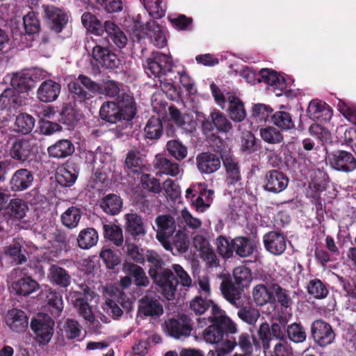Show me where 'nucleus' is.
Returning a JSON list of instances; mask_svg holds the SVG:
<instances>
[{"label": "nucleus", "mask_w": 356, "mask_h": 356, "mask_svg": "<svg viewBox=\"0 0 356 356\" xmlns=\"http://www.w3.org/2000/svg\"><path fill=\"white\" fill-rule=\"evenodd\" d=\"M136 105L132 96L123 94L118 103L108 102L104 103L99 111L102 120L114 124L121 120H131L136 115Z\"/></svg>", "instance_id": "nucleus-1"}, {"label": "nucleus", "mask_w": 356, "mask_h": 356, "mask_svg": "<svg viewBox=\"0 0 356 356\" xmlns=\"http://www.w3.org/2000/svg\"><path fill=\"white\" fill-rule=\"evenodd\" d=\"M213 323L207 327L202 334L204 340L211 344H218L222 341L224 332L220 325L230 334L238 332L236 324L216 305L212 306V315L209 316Z\"/></svg>", "instance_id": "nucleus-2"}, {"label": "nucleus", "mask_w": 356, "mask_h": 356, "mask_svg": "<svg viewBox=\"0 0 356 356\" xmlns=\"http://www.w3.org/2000/svg\"><path fill=\"white\" fill-rule=\"evenodd\" d=\"M83 26L96 35H102L106 32L118 48H123L127 38L120 29L112 21H106L102 26L100 21L90 13H84L81 16Z\"/></svg>", "instance_id": "nucleus-3"}, {"label": "nucleus", "mask_w": 356, "mask_h": 356, "mask_svg": "<svg viewBox=\"0 0 356 356\" xmlns=\"http://www.w3.org/2000/svg\"><path fill=\"white\" fill-rule=\"evenodd\" d=\"M150 276L154 282L161 288L162 294L168 299L172 300L177 291L178 281L173 273L169 269H164L160 272H156L153 269L149 271Z\"/></svg>", "instance_id": "nucleus-4"}, {"label": "nucleus", "mask_w": 356, "mask_h": 356, "mask_svg": "<svg viewBox=\"0 0 356 356\" xmlns=\"http://www.w3.org/2000/svg\"><path fill=\"white\" fill-rule=\"evenodd\" d=\"M143 66L148 76L159 77L171 70L172 61L168 55L156 52L145 60Z\"/></svg>", "instance_id": "nucleus-5"}, {"label": "nucleus", "mask_w": 356, "mask_h": 356, "mask_svg": "<svg viewBox=\"0 0 356 356\" xmlns=\"http://www.w3.org/2000/svg\"><path fill=\"white\" fill-rule=\"evenodd\" d=\"M54 321L48 315L39 316L31 322V327L40 344H47L54 334Z\"/></svg>", "instance_id": "nucleus-6"}, {"label": "nucleus", "mask_w": 356, "mask_h": 356, "mask_svg": "<svg viewBox=\"0 0 356 356\" xmlns=\"http://www.w3.org/2000/svg\"><path fill=\"white\" fill-rule=\"evenodd\" d=\"M22 273V270L20 268H15L12 270L10 274V279L11 280L10 289L12 291L17 295L27 296L38 290L39 284L30 277H23L13 280L20 277Z\"/></svg>", "instance_id": "nucleus-7"}, {"label": "nucleus", "mask_w": 356, "mask_h": 356, "mask_svg": "<svg viewBox=\"0 0 356 356\" xmlns=\"http://www.w3.org/2000/svg\"><path fill=\"white\" fill-rule=\"evenodd\" d=\"M155 222L157 226L156 238L166 250H168L171 242L170 238L172 237L176 228L175 220L170 216L162 215L156 218Z\"/></svg>", "instance_id": "nucleus-8"}, {"label": "nucleus", "mask_w": 356, "mask_h": 356, "mask_svg": "<svg viewBox=\"0 0 356 356\" xmlns=\"http://www.w3.org/2000/svg\"><path fill=\"white\" fill-rule=\"evenodd\" d=\"M311 331L314 341L320 346H326L333 343L335 333L332 327L322 320H316L312 324Z\"/></svg>", "instance_id": "nucleus-9"}, {"label": "nucleus", "mask_w": 356, "mask_h": 356, "mask_svg": "<svg viewBox=\"0 0 356 356\" xmlns=\"http://www.w3.org/2000/svg\"><path fill=\"white\" fill-rule=\"evenodd\" d=\"M327 162L334 169L343 172H352L356 169V159L346 151H337L327 156Z\"/></svg>", "instance_id": "nucleus-10"}, {"label": "nucleus", "mask_w": 356, "mask_h": 356, "mask_svg": "<svg viewBox=\"0 0 356 356\" xmlns=\"http://www.w3.org/2000/svg\"><path fill=\"white\" fill-rule=\"evenodd\" d=\"M193 246L199 252L200 257L211 267L218 266V259L211 246L209 240L200 234H196L193 237Z\"/></svg>", "instance_id": "nucleus-11"}, {"label": "nucleus", "mask_w": 356, "mask_h": 356, "mask_svg": "<svg viewBox=\"0 0 356 356\" xmlns=\"http://www.w3.org/2000/svg\"><path fill=\"white\" fill-rule=\"evenodd\" d=\"M264 183V188L266 191L277 194L286 189L289 178L280 170H271L266 174Z\"/></svg>", "instance_id": "nucleus-12"}, {"label": "nucleus", "mask_w": 356, "mask_h": 356, "mask_svg": "<svg viewBox=\"0 0 356 356\" xmlns=\"http://www.w3.org/2000/svg\"><path fill=\"white\" fill-rule=\"evenodd\" d=\"M91 56L97 63L107 68H116L120 65V60L115 54L97 43L92 47Z\"/></svg>", "instance_id": "nucleus-13"}, {"label": "nucleus", "mask_w": 356, "mask_h": 356, "mask_svg": "<svg viewBox=\"0 0 356 356\" xmlns=\"http://www.w3.org/2000/svg\"><path fill=\"white\" fill-rule=\"evenodd\" d=\"M49 29L58 33L67 23V15L60 8L53 6H42Z\"/></svg>", "instance_id": "nucleus-14"}, {"label": "nucleus", "mask_w": 356, "mask_h": 356, "mask_svg": "<svg viewBox=\"0 0 356 356\" xmlns=\"http://www.w3.org/2000/svg\"><path fill=\"white\" fill-rule=\"evenodd\" d=\"M165 328L168 334L176 339L188 337L192 330L189 320L184 316L165 321Z\"/></svg>", "instance_id": "nucleus-15"}, {"label": "nucleus", "mask_w": 356, "mask_h": 356, "mask_svg": "<svg viewBox=\"0 0 356 356\" xmlns=\"http://www.w3.org/2000/svg\"><path fill=\"white\" fill-rule=\"evenodd\" d=\"M264 247L267 251L274 255H280L286 250L285 236L277 232H269L263 237Z\"/></svg>", "instance_id": "nucleus-16"}, {"label": "nucleus", "mask_w": 356, "mask_h": 356, "mask_svg": "<svg viewBox=\"0 0 356 356\" xmlns=\"http://www.w3.org/2000/svg\"><path fill=\"white\" fill-rule=\"evenodd\" d=\"M67 299L78 309L79 314L90 323H92L95 317L88 302L82 297L80 292L70 291Z\"/></svg>", "instance_id": "nucleus-17"}, {"label": "nucleus", "mask_w": 356, "mask_h": 356, "mask_svg": "<svg viewBox=\"0 0 356 356\" xmlns=\"http://www.w3.org/2000/svg\"><path fill=\"white\" fill-rule=\"evenodd\" d=\"M163 313L160 302L152 297L145 296L138 301V314L140 316H160Z\"/></svg>", "instance_id": "nucleus-18"}, {"label": "nucleus", "mask_w": 356, "mask_h": 356, "mask_svg": "<svg viewBox=\"0 0 356 356\" xmlns=\"http://www.w3.org/2000/svg\"><path fill=\"white\" fill-rule=\"evenodd\" d=\"M33 173L26 168L17 170L10 180V186L13 191H23L29 188L33 181Z\"/></svg>", "instance_id": "nucleus-19"}, {"label": "nucleus", "mask_w": 356, "mask_h": 356, "mask_svg": "<svg viewBox=\"0 0 356 356\" xmlns=\"http://www.w3.org/2000/svg\"><path fill=\"white\" fill-rule=\"evenodd\" d=\"M197 169L202 173L211 174L217 171L221 164L220 157L214 154L203 152L196 157Z\"/></svg>", "instance_id": "nucleus-20"}, {"label": "nucleus", "mask_w": 356, "mask_h": 356, "mask_svg": "<svg viewBox=\"0 0 356 356\" xmlns=\"http://www.w3.org/2000/svg\"><path fill=\"white\" fill-rule=\"evenodd\" d=\"M5 322L11 330L16 332L24 331L28 326V318L25 312L18 309L9 310L5 316Z\"/></svg>", "instance_id": "nucleus-21"}, {"label": "nucleus", "mask_w": 356, "mask_h": 356, "mask_svg": "<svg viewBox=\"0 0 356 356\" xmlns=\"http://www.w3.org/2000/svg\"><path fill=\"white\" fill-rule=\"evenodd\" d=\"M60 92V84L49 79L40 84L37 90V96L42 102H51L58 98Z\"/></svg>", "instance_id": "nucleus-22"}, {"label": "nucleus", "mask_w": 356, "mask_h": 356, "mask_svg": "<svg viewBox=\"0 0 356 356\" xmlns=\"http://www.w3.org/2000/svg\"><path fill=\"white\" fill-rule=\"evenodd\" d=\"M220 289L224 298L233 306L241 308L243 305L242 291L229 281H222Z\"/></svg>", "instance_id": "nucleus-23"}, {"label": "nucleus", "mask_w": 356, "mask_h": 356, "mask_svg": "<svg viewBox=\"0 0 356 356\" xmlns=\"http://www.w3.org/2000/svg\"><path fill=\"white\" fill-rule=\"evenodd\" d=\"M258 82H264L275 90L282 91L286 88L284 79L273 70L263 68L260 70Z\"/></svg>", "instance_id": "nucleus-24"}, {"label": "nucleus", "mask_w": 356, "mask_h": 356, "mask_svg": "<svg viewBox=\"0 0 356 356\" xmlns=\"http://www.w3.org/2000/svg\"><path fill=\"white\" fill-rule=\"evenodd\" d=\"M307 114L313 120L323 118L327 120L331 118L332 112L330 106L325 102L319 100H312L308 106Z\"/></svg>", "instance_id": "nucleus-25"}, {"label": "nucleus", "mask_w": 356, "mask_h": 356, "mask_svg": "<svg viewBox=\"0 0 356 356\" xmlns=\"http://www.w3.org/2000/svg\"><path fill=\"white\" fill-rule=\"evenodd\" d=\"M145 34L151 39L154 46L162 48L166 45L167 39L164 31L155 21L147 22L145 25Z\"/></svg>", "instance_id": "nucleus-26"}, {"label": "nucleus", "mask_w": 356, "mask_h": 356, "mask_svg": "<svg viewBox=\"0 0 356 356\" xmlns=\"http://www.w3.org/2000/svg\"><path fill=\"white\" fill-rule=\"evenodd\" d=\"M74 146L72 143L66 139L60 140L47 149L49 156L56 159H63L72 154Z\"/></svg>", "instance_id": "nucleus-27"}, {"label": "nucleus", "mask_w": 356, "mask_h": 356, "mask_svg": "<svg viewBox=\"0 0 356 356\" xmlns=\"http://www.w3.org/2000/svg\"><path fill=\"white\" fill-rule=\"evenodd\" d=\"M232 248L238 256L247 257L253 254L256 244L249 238L238 236L232 240Z\"/></svg>", "instance_id": "nucleus-28"}, {"label": "nucleus", "mask_w": 356, "mask_h": 356, "mask_svg": "<svg viewBox=\"0 0 356 356\" xmlns=\"http://www.w3.org/2000/svg\"><path fill=\"white\" fill-rule=\"evenodd\" d=\"M31 149L32 145L29 140H19L13 144L10 149V156L15 160L24 162L28 159Z\"/></svg>", "instance_id": "nucleus-29"}, {"label": "nucleus", "mask_w": 356, "mask_h": 356, "mask_svg": "<svg viewBox=\"0 0 356 356\" xmlns=\"http://www.w3.org/2000/svg\"><path fill=\"white\" fill-rule=\"evenodd\" d=\"M13 88L17 92H26L35 86V81L28 72H17L10 81Z\"/></svg>", "instance_id": "nucleus-30"}, {"label": "nucleus", "mask_w": 356, "mask_h": 356, "mask_svg": "<svg viewBox=\"0 0 356 356\" xmlns=\"http://www.w3.org/2000/svg\"><path fill=\"white\" fill-rule=\"evenodd\" d=\"M126 220V230L135 238L140 236H144L146 233L143 220L136 213H127L124 216Z\"/></svg>", "instance_id": "nucleus-31"}, {"label": "nucleus", "mask_w": 356, "mask_h": 356, "mask_svg": "<svg viewBox=\"0 0 356 356\" xmlns=\"http://www.w3.org/2000/svg\"><path fill=\"white\" fill-rule=\"evenodd\" d=\"M22 97L13 88H6L0 95V106L2 109H15L22 105Z\"/></svg>", "instance_id": "nucleus-32"}, {"label": "nucleus", "mask_w": 356, "mask_h": 356, "mask_svg": "<svg viewBox=\"0 0 356 356\" xmlns=\"http://www.w3.org/2000/svg\"><path fill=\"white\" fill-rule=\"evenodd\" d=\"M48 278L51 283L60 287H67L71 282V277L67 270L56 265L49 268Z\"/></svg>", "instance_id": "nucleus-33"}, {"label": "nucleus", "mask_w": 356, "mask_h": 356, "mask_svg": "<svg viewBox=\"0 0 356 356\" xmlns=\"http://www.w3.org/2000/svg\"><path fill=\"white\" fill-rule=\"evenodd\" d=\"M46 302L48 309L54 316H58L63 309L62 296L57 291L48 289L46 291Z\"/></svg>", "instance_id": "nucleus-34"}, {"label": "nucleus", "mask_w": 356, "mask_h": 356, "mask_svg": "<svg viewBox=\"0 0 356 356\" xmlns=\"http://www.w3.org/2000/svg\"><path fill=\"white\" fill-rule=\"evenodd\" d=\"M252 297L257 305L262 306L273 302V285L267 287L264 284H258L252 289Z\"/></svg>", "instance_id": "nucleus-35"}, {"label": "nucleus", "mask_w": 356, "mask_h": 356, "mask_svg": "<svg viewBox=\"0 0 356 356\" xmlns=\"http://www.w3.org/2000/svg\"><path fill=\"white\" fill-rule=\"evenodd\" d=\"M222 161L227 172L228 183L234 184L241 179L238 163L231 155L222 156Z\"/></svg>", "instance_id": "nucleus-36"}, {"label": "nucleus", "mask_w": 356, "mask_h": 356, "mask_svg": "<svg viewBox=\"0 0 356 356\" xmlns=\"http://www.w3.org/2000/svg\"><path fill=\"white\" fill-rule=\"evenodd\" d=\"M154 165L162 174L175 177L179 173V164L162 156H156Z\"/></svg>", "instance_id": "nucleus-37"}, {"label": "nucleus", "mask_w": 356, "mask_h": 356, "mask_svg": "<svg viewBox=\"0 0 356 356\" xmlns=\"http://www.w3.org/2000/svg\"><path fill=\"white\" fill-rule=\"evenodd\" d=\"M270 122L282 130H290L295 128V122L292 116L286 111H276L270 115Z\"/></svg>", "instance_id": "nucleus-38"}, {"label": "nucleus", "mask_w": 356, "mask_h": 356, "mask_svg": "<svg viewBox=\"0 0 356 356\" xmlns=\"http://www.w3.org/2000/svg\"><path fill=\"white\" fill-rule=\"evenodd\" d=\"M122 270L135 278V283L137 286H147L148 285V278L141 267L131 262H125L123 264Z\"/></svg>", "instance_id": "nucleus-39"}, {"label": "nucleus", "mask_w": 356, "mask_h": 356, "mask_svg": "<svg viewBox=\"0 0 356 356\" xmlns=\"http://www.w3.org/2000/svg\"><path fill=\"white\" fill-rule=\"evenodd\" d=\"M100 206L105 213L115 216L120 211L122 201L118 195L109 194L102 200Z\"/></svg>", "instance_id": "nucleus-40"}, {"label": "nucleus", "mask_w": 356, "mask_h": 356, "mask_svg": "<svg viewBox=\"0 0 356 356\" xmlns=\"http://www.w3.org/2000/svg\"><path fill=\"white\" fill-rule=\"evenodd\" d=\"M98 239V234L95 229L86 228L80 232L77 242L81 249H89L97 244Z\"/></svg>", "instance_id": "nucleus-41"}, {"label": "nucleus", "mask_w": 356, "mask_h": 356, "mask_svg": "<svg viewBox=\"0 0 356 356\" xmlns=\"http://www.w3.org/2000/svg\"><path fill=\"white\" fill-rule=\"evenodd\" d=\"M229 113L234 121L241 122L245 118V111L241 101L234 95H229Z\"/></svg>", "instance_id": "nucleus-42"}, {"label": "nucleus", "mask_w": 356, "mask_h": 356, "mask_svg": "<svg viewBox=\"0 0 356 356\" xmlns=\"http://www.w3.org/2000/svg\"><path fill=\"white\" fill-rule=\"evenodd\" d=\"M170 115L175 123L187 131H191L195 127L193 118L186 113H181L177 108H170Z\"/></svg>", "instance_id": "nucleus-43"}, {"label": "nucleus", "mask_w": 356, "mask_h": 356, "mask_svg": "<svg viewBox=\"0 0 356 356\" xmlns=\"http://www.w3.org/2000/svg\"><path fill=\"white\" fill-rule=\"evenodd\" d=\"M104 237L112 241L116 246H121L123 243L122 229L115 224H104L103 226Z\"/></svg>", "instance_id": "nucleus-44"}, {"label": "nucleus", "mask_w": 356, "mask_h": 356, "mask_svg": "<svg viewBox=\"0 0 356 356\" xmlns=\"http://www.w3.org/2000/svg\"><path fill=\"white\" fill-rule=\"evenodd\" d=\"M8 213L13 218L21 220L29 211V207L24 200L16 198L10 200L8 207Z\"/></svg>", "instance_id": "nucleus-45"}, {"label": "nucleus", "mask_w": 356, "mask_h": 356, "mask_svg": "<svg viewBox=\"0 0 356 356\" xmlns=\"http://www.w3.org/2000/svg\"><path fill=\"white\" fill-rule=\"evenodd\" d=\"M81 217V212L79 209L75 207L68 208L61 215V222L67 228L73 229L77 227Z\"/></svg>", "instance_id": "nucleus-46"}, {"label": "nucleus", "mask_w": 356, "mask_h": 356, "mask_svg": "<svg viewBox=\"0 0 356 356\" xmlns=\"http://www.w3.org/2000/svg\"><path fill=\"white\" fill-rule=\"evenodd\" d=\"M35 126L34 118L26 113L19 115L15 120V130L22 134L30 133Z\"/></svg>", "instance_id": "nucleus-47"}, {"label": "nucleus", "mask_w": 356, "mask_h": 356, "mask_svg": "<svg viewBox=\"0 0 356 356\" xmlns=\"http://www.w3.org/2000/svg\"><path fill=\"white\" fill-rule=\"evenodd\" d=\"M145 135L149 139H158L163 133V126L158 118L152 117L147 122L144 129Z\"/></svg>", "instance_id": "nucleus-48"}, {"label": "nucleus", "mask_w": 356, "mask_h": 356, "mask_svg": "<svg viewBox=\"0 0 356 356\" xmlns=\"http://www.w3.org/2000/svg\"><path fill=\"white\" fill-rule=\"evenodd\" d=\"M213 192L211 190H204L195 200H191V204L195 207L197 211L204 212L211 205Z\"/></svg>", "instance_id": "nucleus-49"}, {"label": "nucleus", "mask_w": 356, "mask_h": 356, "mask_svg": "<svg viewBox=\"0 0 356 356\" xmlns=\"http://www.w3.org/2000/svg\"><path fill=\"white\" fill-rule=\"evenodd\" d=\"M169 154L177 160L184 159L188 154L187 147L179 140H170L166 144Z\"/></svg>", "instance_id": "nucleus-50"}, {"label": "nucleus", "mask_w": 356, "mask_h": 356, "mask_svg": "<svg viewBox=\"0 0 356 356\" xmlns=\"http://www.w3.org/2000/svg\"><path fill=\"white\" fill-rule=\"evenodd\" d=\"M79 115L72 106L64 104L60 113V121L68 126H74L77 122Z\"/></svg>", "instance_id": "nucleus-51"}, {"label": "nucleus", "mask_w": 356, "mask_h": 356, "mask_svg": "<svg viewBox=\"0 0 356 356\" xmlns=\"http://www.w3.org/2000/svg\"><path fill=\"white\" fill-rule=\"evenodd\" d=\"M307 291L309 295L317 299H323L328 294L325 285L318 279L311 280L307 285Z\"/></svg>", "instance_id": "nucleus-52"}, {"label": "nucleus", "mask_w": 356, "mask_h": 356, "mask_svg": "<svg viewBox=\"0 0 356 356\" xmlns=\"http://www.w3.org/2000/svg\"><path fill=\"white\" fill-rule=\"evenodd\" d=\"M289 339L294 343H302L306 339L305 328L299 323H293L286 328Z\"/></svg>", "instance_id": "nucleus-53"}, {"label": "nucleus", "mask_w": 356, "mask_h": 356, "mask_svg": "<svg viewBox=\"0 0 356 356\" xmlns=\"http://www.w3.org/2000/svg\"><path fill=\"white\" fill-rule=\"evenodd\" d=\"M259 133L261 138L270 144L280 143L283 140V136L281 132L273 127L262 128Z\"/></svg>", "instance_id": "nucleus-54"}, {"label": "nucleus", "mask_w": 356, "mask_h": 356, "mask_svg": "<svg viewBox=\"0 0 356 356\" xmlns=\"http://www.w3.org/2000/svg\"><path fill=\"white\" fill-rule=\"evenodd\" d=\"M125 165L133 172H139L143 168L139 151L136 149L129 151L125 159Z\"/></svg>", "instance_id": "nucleus-55"}, {"label": "nucleus", "mask_w": 356, "mask_h": 356, "mask_svg": "<svg viewBox=\"0 0 356 356\" xmlns=\"http://www.w3.org/2000/svg\"><path fill=\"white\" fill-rule=\"evenodd\" d=\"M207 297L203 298L202 296H196L190 302V309L195 314L201 315L204 314L211 306L212 307L214 303Z\"/></svg>", "instance_id": "nucleus-56"}, {"label": "nucleus", "mask_w": 356, "mask_h": 356, "mask_svg": "<svg viewBox=\"0 0 356 356\" xmlns=\"http://www.w3.org/2000/svg\"><path fill=\"white\" fill-rule=\"evenodd\" d=\"M233 275L236 283L246 286L252 280V274L249 268L240 266L234 269Z\"/></svg>", "instance_id": "nucleus-57"}, {"label": "nucleus", "mask_w": 356, "mask_h": 356, "mask_svg": "<svg viewBox=\"0 0 356 356\" xmlns=\"http://www.w3.org/2000/svg\"><path fill=\"white\" fill-rule=\"evenodd\" d=\"M22 245L19 242H14L6 248L4 252L17 264L26 261V257L22 252Z\"/></svg>", "instance_id": "nucleus-58"}, {"label": "nucleus", "mask_w": 356, "mask_h": 356, "mask_svg": "<svg viewBox=\"0 0 356 356\" xmlns=\"http://www.w3.org/2000/svg\"><path fill=\"white\" fill-rule=\"evenodd\" d=\"M211 118L213 124L221 132H229L232 128L231 122L220 111H214L211 113Z\"/></svg>", "instance_id": "nucleus-59"}, {"label": "nucleus", "mask_w": 356, "mask_h": 356, "mask_svg": "<svg viewBox=\"0 0 356 356\" xmlns=\"http://www.w3.org/2000/svg\"><path fill=\"white\" fill-rule=\"evenodd\" d=\"M237 315L240 319L249 325L255 324L260 316L257 309L252 307H243V306L240 308Z\"/></svg>", "instance_id": "nucleus-60"}, {"label": "nucleus", "mask_w": 356, "mask_h": 356, "mask_svg": "<svg viewBox=\"0 0 356 356\" xmlns=\"http://www.w3.org/2000/svg\"><path fill=\"white\" fill-rule=\"evenodd\" d=\"M56 177L59 184L65 187H68L74 184L77 176L69 169L63 168L59 169Z\"/></svg>", "instance_id": "nucleus-61"}, {"label": "nucleus", "mask_w": 356, "mask_h": 356, "mask_svg": "<svg viewBox=\"0 0 356 356\" xmlns=\"http://www.w3.org/2000/svg\"><path fill=\"white\" fill-rule=\"evenodd\" d=\"M144 6L152 17L161 18L165 14V8L161 6V0H144Z\"/></svg>", "instance_id": "nucleus-62"}, {"label": "nucleus", "mask_w": 356, "mask_h": 356, "mask_svg": "<svg viewBox=\"0 0 356 356\" xmlns=\"http://www.w3.org/2000/svg\"><path fill=\"white\" fill-rule=\"evenodd\" d=\"M24 26L27 34H34L40 29V22L33 13H29L24 18Z\"/></svg>", "instance_id": "nucleus-63"}, {"label": "nucleus", "mask_w": 356, "mask_h": 356, "mask_svg": "<svg viewBox=\"0 0 356 356\" xmlns=\"http://www.w3.org/2000/svg\"><path fill=\"white\" fill-rule=\"evenodd\" d=\"M271 356H293V350L286 340L278 341L270 351Z\"/></svg>", "instance_id": "nucleus-64"}]
</instances>
